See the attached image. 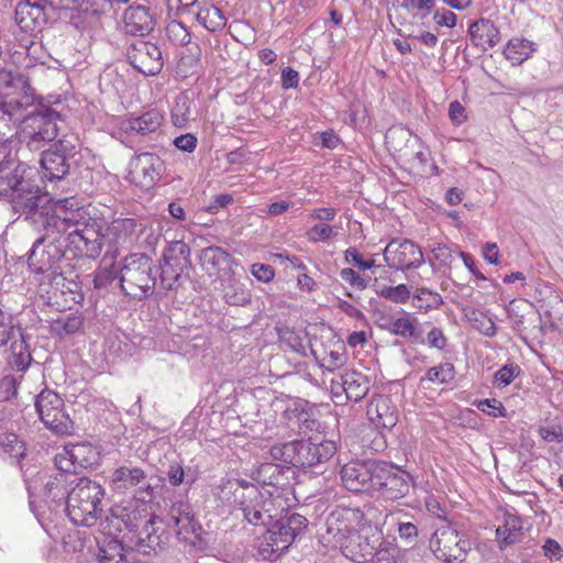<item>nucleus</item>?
Instances as JSON below:
<instances>
[{
  "instance_id": "obj_45",
  "label": "nucleus",
  "mask_w": 563,
  "mask_h": 563,
  "mask_svg": "<svg viewBox=\"0 0 563 563\" xmlns=\"http://www.w3.org/2000/svg\"><path fill=\"white\" fill-rule=\"evenodd\" d=\"M163 260L175 263V267L180 265L188 269L191 267L190 247L184 241H173L165 250Z\"/></svg>"
},
{
  "instance_id": "obj_47",
  "label": "nucleus",
  "mask_w": 563,
  "mask_h": 563,
  "mask_svg": "<svg viewBox=\"0 0 563 563\" xmlns=\"http://www.w3.org/2000/svg\"><path fill=\"white\" fill-rule=\"evenodd\" d=\"M279 341L282 345L300 356L307 355V345L305 344V336L300 332L290 328H283L278 331Z\"/></svg>"
},
{
  "instance_id": "obj_11",
  "label": "nucleus",
  "mask_w": 563,
  "mask_h": 563,
  "mask_svg": "<svg viewBox=\"0 0 563 563\" xmlns=\"http://www.w3.org/2000/svg\"><path fill=\"white\" fill-rule=\"evenodd\" d=\"M364 512L360 508L336 506L327 517V529L321 536L322 543L329 548L342 544L345 537L364 526Z\"/></svg>"
},
{
  "instance_id": "obj_27",
  "label": "nucleus",
  "mask_w": 563,
  "mask_h": 563,
  "mask_svg": "<svg viewBox=\"0 0 563 563\" xmlns=\"http://www.w3.org/2000/svg\"><path fill=\"white\" fill-rule=\"evenodd\" d=\"M26 95H36L31 86L29 77L20 71H13L5 68L0 69V104L4 102L20 100ZM7 114L0 111V120L5 119Z\"/></svg>"
},
{
  "instance_id": "obj_60",
  "label": "nucleus",
  "mask_w": 563,
  "mask_h": 563,
  "mask_svg": "<svg viewBox=\"0 0 563 563\" xmlns=\"http://www.w3.org/2000/svg\"><path fill=\"white\" fill-rule=\"evenodd\" d=\"M542 552L550 561H561L563 559V548L552 538L545 539L542 545Z\"/></svg>"
},
{
  "instance_id": "obj_2",
  "label": "nucleus",
  "mask_w": 563,
  "mask_h": 563,
  "mask_svg": "<svg viewBox=\"0 0 563 563\" xmlns=\"http://www.w3.org/2000/svg\"><path fill=\"white\" fill-rule=\"evenodd\" d=\"M64 211H53L48 216H40L41 235L34 241L30 252L29 268L35 274H48L49 279L64 277L70 273L73 266L67 257L66 243L64 241L67 223L76 222L71 218H65Z\"/></svg>"
},
{
  "instance_id": "obj_40",
  "label": "nucleus",
  "mask_w": 563,
  "mask_h": 563,
  "mask_svg": "<svg viewBox=\"0 0 563 563\" xmlns=\"http://www.w3.org/2000/svg\"><path fill=\"white\" fill-rule=\"evenodd\" d=\"M223 299L231 306L244 307L251 303V294L243 283L230 277L222 283Z\"/></svg>"
},
{
  "instance_id": "obj_46",
  "label": "nucleus",
  "mask_w": 563,
  "mask_h": 563,
  "mask_svg": "<svg viewBox=\"0 0 563 563\" xmlns=\"http://www.w3.org/2000/svg\"><path fill=\"white\" fill-rule=\"evenodd\" d=\"M0 449L3 453L8 454L9 457L13 459L15 463H20L25 455V444L19 440L15 433H0Z\"/></svg>"
},
{
  "instance_id": "obj_4",
  "label": "nucleus",
  "mask_w": 563,
  "mask_h": 563,
  "mask_svg": "<svg viewBox=\"0 0 563 563\" xmlns=\"http://www.w3.org/2000/svg\"><path fill=\"white\" fill-rule=\"evenodd\" d=\"M220 497L242 511L243 518L253 526L265 527L279 515L283 499L243 479H228L220 486Z\"/></svg>"
},
{
  "instance_id": "obj_24",
  "label": "nucleus",
  "mask_w": 563,
  "mask_h": 563,
  "mask_svg": "<svg viewBox=\"0 0 563 563\" xmlns=\"http://www.w3.org/2000/svg\"><path fill=\"white\" fill-rule=\"evenodd\" d=\"M388 266L396 269H410L421 266L424 262L421 249L410 240L391 241L384 252Z\"/></svg>"
},
{
  "instance_id": "obj_55",
  "label": "nucleus",
  "mask_w": 563,
  "mask_h": 563,
  "mask_svg": "<svg viewBox=\"0 0 563 563\" xmlns=\"http://www.w3.org/2000/svg\"><path fill=\"white\" fill-rule=\"evenodd\" d=\"M476 407L478 410L483 411L484 413H487L495 418L507 417L506 408L499 400H497L495 398H487V399L479 400L476 404Z\"/></svg>"
},
{
  "instance_id": "obj_15",
  "label": "nucleus",
  "mask_w": 563,
  "mask_h": 563,
  "mask_svg": "<svg viewBox=\"0 0 563 563\" xmlns=\"http://www.w3.org/2000/svg\"><path fill=\"white\" fill-rule=\"evenodd\" d=\"M125 55L131 66L144 76H156L164 67L159 46L150 41H132L125 48Z\"/></svg>"
},
{
  "instance_id": "obj_26",
  "label": "nucleus",
  "mask_w": 563,
  "mask_h": 563,
  "mask_svg": "<svg viewBox=\"0 0 563 563\" xmlns=\"http://www.w3.org/2000/svg\"><path fill=\"white\" fill-rule=\"evenodd\" d=\"M14 19L24 32L40 31L53 16L42 0H21L16 4Z\"/></svg>"
},
{
  "instance_id": "obj_18",
  "label": "nucleus",
  "mask_w": 563,
  "mask_h": 563,
  "mask_svg": "<svg viewBox=\"0 0 563 563\" xmlns=\"http://www.w3.org/2000/svg\"><path fill=\"white\" fill-rule=\"evenodd\" d=\"M379 461L351 462L340 472L343 486L352 493H373Z\"/></svg>"
},
{
  "instance_id": "obj_30",
  "label": "nucleus",
  "mask_w": 563,
  "mask_h": 563,
  "mask_svg": "<svg viewBox=\"0 0 563 563\" xmlns=\"http://www.w3.org/2000/svg\"><path fill=\"white\" fill-rule=\"evenodd\" d=\"M76 481L77 477L63 471H58L55 475L49 476L44 484L45 503L54 509L60 507L64 509L70 490L68 486Z\"/></svg>"
},
{
  "instance_id": "obj_1",
  "label": "nucleus",
  "mask_w": 563,
  "mask_h": 563,
  "mask_svg": "<svg viewBox=\"0 0 563 563\" xmlns=\"http://www.w3.org/2000/svg\"><path fill=\"white\" fill-rule=\"evenodd\" d=\"M0 111L7 114L1 121L16 125L19 142L30 151H43L56 142L63 118L57 110L46 104L42 97L26 95L20 100L0 104Z\"/></svg>"
},
{
  "instance_id": "obj_28",
  "label": "nucleus",
  "mask_w": 563,
  "mask_h": 563,
  "mask_svg": "<svg viewBox=\"0 0 563 563\" xmlns=\"http://www.w3.org/2000/svg\"><path fill=\"white\" fill-rule=\"evenodd\" d=\"M366 415L378 430L390 431L398 422V409L388 395H375L369 400Z\"/></svg>"
},
{
  "instance_id": "obj_59",
  "label": "nucleus",
  "mask_w": 563,
  "mask_h": 563,
  "mask_svg": "<svg viewBox=\"0 0 563 563\" xmlns=\"http://www.w3.org/2000/svg\"><path fill=\"white\" fill-rule=\"evenodd\" d=\"M16 378L5 375L0 378V401H8L16 395Z\"/></svg>"
},
{
  "instance_id": "obj_6",
  "label": "nucleus",
  "mask_w": 563,
  "mask_h": 563,
  "mask_svg": "<svg viewBox=\"0 0 563 563\" xmlns=\"http://www.w3.org/2000/svg\"><path fill=\"white\" fill-rule=\"evenodd\" d=\"M104 495L106 490L99 482L88 477L77 478L68 493L64 511L74 525L92 527L101 518Z\"/></svg>"
},
{
  "instance_id": "obj_12",
  "label": "nucleus",
  "mask_w": 563,
  "mask_h": 563,
  "mask_svg": "<svg viewBox=\"0 0 563 563\" xmlns=\"http://www.w3.org/2000/svg\"><path fill=\"white\" fill-rule=\"evenodd\" d=\"M147 473L139 466L123 465L115 468L110 476L112 490L121 494L133 492V499L151 503L155 497L156 486Z\"/></svg>"
},
{
  "instance_id": "obj_29",
  "label": "nucleus",
  "mask_w": 563,
  "mask_h": 563,
  "mask_svg": "<svg viewBox=\"0 0 563 563\" xmlns=\"http://www.w3.org/2000/svg\"><path fill=\"white\" fill-rule=\"evenodd\" d=\"M369 378L356 371H346L338 378L331 380V390L334 396L344 393L349 400L358 402L369 391Z\"/></svg>"
},
{
  "instance_id": "obj_34",
  "label": "nucleus",
  "mask_w": 563,
  "mask_h": 563,
  "mask_svg": "<svg viewBox=\"0 0 563 563\" xmlns=\"http://www.w3.org/2000/svg\"><path fill=\"white\" fill-rule=\"evenodd\" d=\"M199 262L202 269L209 276H212L219 274L225 267H230L234 260L224 249L212 245L201 250Z\"/></svg>"
},
{
  "instance_id": "obj_64",
  "label": "nucleus",
  "mask_w": 563,
  "mask_h": 563,
  "mask_svg": "<svg viewBox=\"0 0 563 563\" xmlns=\"http://www.w3.org/2000/svg\"><path fill=\"white\" fill-rule=\"evenodd\" d=\"M173 144L179 151L192 153L197 147L198 140L192 133H186L175 137Z\"/></svg>"
},
{
  "instance_id": "obj_14",
  "label": "nucleus",
  "mask_w": 563,
  "mask_h": 563,
  "mask_svg": "<svg viewBox=\"0 0 563 563\" xmlns=\"http://www.w3.org/2000/svg\"><path fill=\"white\" fill-rule=\"evenodd\" d=\"M413 485V477L408 472L386 462H379L376 474L375 490L389 500L407 496Z\"/></svg>"
},
{
  "instance_id": "obj_3",
  "label": "nucleus",
  "mask_w": 563,
  "mask_h": 563,
  "mask_svg": "<svg viewBox=\"0 0 563 563\" xmlns=\"http://www.w3.org/2000/svg\"><path fill=\"white\" fill-rule=\"evenodd\" d=\"M147 504L132 499L125 505H115L111 508L110 517L107 518L109 525L117 531L121 532L124 529L131 534L129 538L131 550L144 554L155 552L162 544L156 527L162 521L151 511Z\"/></svg>"
},
{
  "instance_id": "obj_53",
  "label": "nucleus",
  "mask_w": 563,
  "mask_h": 563,
  "mask_svg": "<svg viewBox=\"0 0 563 563\" xmlns=\"http://www.w3.org/2000/svg\"><path fill=\"white\" fill-rule=\"evenodd\" d=\"M307 239L309 242L318 243L328 241L336 235V231L334 228L327 223H318L311 227L307 233Z\"/></svg>"
},
{
  "instance_id": "obj_36",
  "label": "nucleus",
  "mask_w": 563,
  "mask_h": 563,
  "mask_svg": "<svg viewBox=\"0 0 563 563\" xmlns=\"http://www.w3.org/2000/svg\"><path fill=\"white\" fill-rule=\"evenodd\" d=\"M194 14L197 22L209 32L221 31L227 24V18L222 10L206 0L197 3V10L194 11Z\"/></svg>"
},
{
  "instance_id": "obj_16",
  "label": "nucleus",
  "mask_w": 563,
  "mask_h": 563,
  "mask_svg": "<svg viewBox=\"0 0 563 563\" xmlns=\"http://www.w3.org/2000/svg\"><path fill=\"white\" fill-rule=\"evenodd\" d=\"M430 549L438 560L452 563L463 561L471 544L467 540L460 539L455 529L441 527L432 534Z\"/></svg>"
},
{
  "instance_id": "obj_63",
  "label": "nucleus",
  "mask_w": 563,
  "mask_h": 563,
  "mask_svg": "<svg viewBox=\"0 0 563 563\" xmlns=\"http://www.w3.org/2000/svg\"><path fill=\"white\" fill-rule=\"evenodd\" d=\"M398 533L402 541L409 545H412L416 543L418 538V528L412 522H399Z\"/></svg>"
},
{
  "instance_id": "obj_41",
  "label": "nucleus",
  "mask_w": 563,
  "mask_h": 563,
  "mask_svg": "<svg viewBox=\"0 0 563 563\" xmlns=\"http://www.w3.org/2000/svg\"><path fill=\"white\" fill-rule=\"evenodd\" d=\"M534 49L533 43L529 40L514 37L505 46L504 55L512 65H520Z\"/></svg>"
},
{
  "instance_id": "obj_32",
  "label": "nucleus",
  "mask_w": 563,
  "mask_h": 563,
  "mask_svg": "<svg viewBox=\"0 0 563 563\" xmlns=\"http://www.w3.org/2000/svg\"><path fill=\"white\" fill-rule=\"evenodd\" d=\"M285 416L289 421L290 428L298 433L307 434L318 427V421L313 418V412L307 401H295L291 406L287 407Z\"/></svg>"
},
{
  "instance_id": "obj_5",
  "label": "nucleus",
  "mask_w": 563,
  "mask_h": 563,
  "mask_svg": "<svg viewBox=\"0 0 563 563\" xmlns=\"http://www.w3.org/2000/svg\"><path fill=\"white\" fill-rule=\"evenodd\" d=\"M53 211H64L65 218H71L76 222L67 223L64 235L67 253L73 257L96 260L99 257L106 243L103 232L97 221L86 220V212L78 207L74 198L58 199Z\"/></svg>"
},
{
  "instance_id": "obj_62",
  "label": "nucleus",
  "mask_w": 563,
  "mask_h": 563,
  "mask_svg": "<svg viewBox=\"0 0 563 563\" xmlns=\"http://www.w3.org/2000/svg\"><path fill=\"white\" fill-rule=\"evenodd\" d=\"M340 277L343 282L350 284L357 290H364L367 287V282L361 277L353 268L341 269Z\"/></svg>"
},
{
  "instance_id": "obj_54",
  "label": "nucleus",
  "mask_w": 563,
  "mask_h": 563,
  "mask_svg": "<svg viewBox=\"0 0 563 563\" xmlns=\"http://www.w3.org/2000/svg\"><path fill=\"white\" fill-rule=\"evenodd\" d=\"M123 547L121 542L114 541L113 545L110 543L109 549H101L100 555L101 563H129L128 555L122 553Z\"/></svg>"
},
{
  "instance_id": "obj_37",
  "label": "nucleus",
  "mask_w": 563,
  "mask_h": 563,
  "mask_svg": "<svg viewBox=\"0 0 563 563\" xmlns=\"http://www.w3.org/2000/svg\"><path fill=\"white\" fill-rule=\"evenodd\" d=\"M25 165L19 161L15 164L0 168V197H8L22 181L25 180Z\"/></svg>"
},
{
  "instance_id": "obj_21",
  "label": "nucleus",
  "mask_w": 563,
  "mask_h": 563,
  "mask_svg": "<svg viewBox=\"0 0 563 563\" xmlns=\"http://www.w3.org/2000/svg\"><path fill=\"white\" fill-rule=\"evenodd\" d=\"M96 451L90 444H67L55 455L54 464L57 471L69 473L76 477L81 470L96 463Z\"/></svg>"
},
{
  "instance_id": "obj_13",
  "label": "nucleus",
  "mask_w": 563,
  "mask_h": 563,
  "mask_svg": "<svg viewBox=\"0 0 563 563\" xmlns=\"http://www.w3.org/2000/svg\"><path fill=\"white\" fill-rule=\"evenodd\" d=\"M283 506L279 508V515L272 519L267 527L268 540L274 551H284L295 541V539L306 530L308 519L297 512L286 511L284 515Z\"/></svg>"
},
{
  "instance_id": "obj_31",
  "label": "nucleus",
  "mask_w": 563,
  "mask_h": 563,
  "mask_svg": "<svg viewBox=\"0 0 563 563\" xmlns=\"http://www.w3.org/2000/svg\"><path fill=\"white\" fill-rule=\"evenodd\" d=\"M468 35L472 45L482 52L496 46L500 41V31L496 24L486 18L472 22L468 26Z\"/></svg>"
},
{
  "instance_id": "obj_8",
  "label": "nucleus",
  "mask_w": 563,
  "mask_h": 563,
  "mask_svg": "<svg viewBox=\"0 0 563 563\" xmlns=\"http://www.w3.org/2000/svg\"><path fill=\"white\" fill-rule=\"evenodd\" d=\"M272 452L296 467H311L328 462L335 454L336 444L331 440H296L274 446Z\"/></svg>"
},
{
  "instance_id": "obj_10",
  "label": "nucleus",
  "mask_w": 563,
  "mask_h": 563,
  "mask_svg": "<svg viewBox=\"0 0 563 563\" xmlns=\"http://www.w3.org/2000/svg\"><path fill=\"white\" fill-rule=\"evenodd\" d=\"M35 409L41 421L53 433L70 434L74 422L66 411L63 398L54 390L44 388L35 398Z\"/></svg>"
},
{
  "instance_id": "obj_23",
  "label": "nucleus",
  "mask_w": 563,
  "mask_h": 563,
  "mask_svg": "<svg viewBox=\"0 0 563 563\" xmlns=\"http://www.w3.org/2000/svg\"><path fill=\"white\" fill-rule=\"evenodd\" d=\"M382 533L375 532L372 537L363 536L358 530L345 537L342 544L333 545L332 549H340L342 554L355 563H363L371 560L382 544Z\"/></svg>"
},
{
  "instance_id": "obj_20",
  "label": "nucleus",
  "mask_w": 563,
  "mask_h": 563,
  "mask_svg": "<svg viewBox=\"0 0 563 563\" xmlns=\"http://www.w3.org/2000/svg\"><path fill=\"white\" fill-rule=\"evenodd\" d=\"M73 148L67 141L57 140L48 148L40 151L43 176L49 181L64 179L69 173L68 158L71 156Z\"/></svg>"
},
{
  "instance_id": "obj_39",
  "label": "nucleus",
  "mask_w": 563,
  "mask_h": 563,
  "mask_svg": "<svg viewBox=\"0 0 563 563\" xmlns=\"http://www.w3.org/2000/svg\"><path fill=\"white\" fill-rule=\"evenodd\" d=\"M9 364L16 371L24 372L32 362V355L29 345L25 342L23 332L11 341Z\"/></svg>"
},
{
  "instance_id": "obj_35",
  "label": "nucleus",
  "mask_w": 563,
  "mask_h": 563,
  "mask_svg": "<svg viewBox=\"0 0 563 563\" xmlns=\"http://www.w3.org/2000/svg\"><path fill=\"white\" fill-rule=\"evenodd\" d=\"M523 538V526L520 517L506 514L504 523L496 529V539L500 550L518 543Z\"/></svg>"
},
{
  "instance_id": "obj_42",
  "label": "nucleus",
  "mask_w": 563,
  "mask_h": 563,
  "mask_svg": "<svg viewBox=\"0 0 563 563\" xmlns=\"http://www.w3.org/2000/svg\"><path fill=\"white\" fill-rule=\"evenodd\" d=\"M454 365L450 362H443L427 369L424 376L420 378V385L431 383L435 385H448L455 378Z\"/></svg>"
},
{
  "instance_id": "obj_7",
  "label": "nucleus",
  "mask_w": 563,
  "mask_h": 563,
  "mask_svg": "<svg viewBox=\"0 0 563 563\" xmlns=\"http://www.w3.org/2000/svg\"><path fill=\"white\" fill-rule=\"evenodd\" d=\"M154 269V262L146 254L135 253L126 256L120 269L122 291L137 300L150 297L156 285Z\"/></svg>"
},
{
  "instance_id": "obj_25",
  "label": "nucleus",
  "mask_w": 563,
  "mask_h": 563,
  "mask_svg": "<svg viewBox=\"0 0 563 563\" xmlns=\"http://www.w3.org/2000/svg\"><path fill=\"white\" fill-rule=\"evenodd\" d=\"M168 525L175 528L180 542L195 547L200 541L201 526L186 504H175L168 515Z\"/></svg>"
},
{
  "instance_id": "obj_38",
  "label": "nucleus",
  "mask_w": 563,
  "mask_h": 563,
  "mask_svg": "<svg viewBox=\"0 0 563 563\" xmlns=\"http://www.w3.org/2000/svg\"><path fill=\"white\" fill-rule=\"evenodd\" d=\"M388 331L395 335L411 340L413 343L424 344L422 331L416 317L406 316L395 319L389 324Z\"/></svg>"
},
{
  "instance_id": "obj_9",
  "label": "nucleus",
  "mask_w": 563,
  "mask_h": 563,
  "mask_svg": "<svg viewBox=\"0 0 563 563\" xmlns=\"http://www.w3.org/2000/svg\"><path fill=\"white\" fill-rule=\"evenodd\" d=\"M7 198L15 213L30 218L37 228H40V216L53 213L57 205V200L51 201L48 195L27 177Z\"/></svg>"
},
{
  "instance_id": "obj_49",
  "label": "nucleus",
  "mask_w": 563,
  "mask_h": 563,
  "mask_svg": "<svg viewBox=\"0 0 563 563\" xmlns=\"http://www.w3.org/2000/svg\"><path fill=\"white\" fill-rule=\"evenodd\" d=\"M432 257L437 262V267L444 275H449L454 260V252L446 244L439 243L431 250Z\"/></svg>"
},
{
  "instance_id": "obj_61",
  "label": "nucleus",
  "mask_w": 563,
  "mask_h": 563,
  "mask_svg": "<svg viewBox=\"0 0 563 563\" xmlns=\"http://www.w3.org/2000/svg\"><path fill=\"white\" fill-rule=\"evenodd\" d=\"M251 274L260 282L269 283L275 277V269L269 264L255 263L251 266Z\"/></svg>"
},
{
  "instance_id": "obj_51",
  "label": "nucleus",
  "mask_w": 563,
  "mask_h": 563,
  "mask_svg": "<svg viewBox=\"0 0 563 563\" xmlns=\"http://www.w3.org/2000/svg\"><path fill=\"white\" fill-rule=\"evenodd\" d=\"M521 368L519 365L510 363L504 365L494 375V385L497 388H503L512 383V380L520 374Z\"/></svg>"
},
{
  "instance_id": "obj_17",
  "label": "nucleus",
  "mask_w": 563,
  "mask_h": 563,
  "mask_svg": "<svg viewBox=\"0 0 563 563\" xmlns=\"http://www.w3.org/2000/svg\"><path fill=\"white\" fill-rule=\"evenodd\" d=\"M165 170L163 159L155 153H141L131 161L128 179L144 190L152 189Z\"/></svg>"
},
{
  "instance_id": "obj_50",
  "label": "nucleus",
  "mask_w": 563,
  "mask_h": 563,
  "mask_svg": "<svg viewBox=\"0 0 563 563\" xmlns=\"http://www.w3.org/2000/svg\"><path fill=\"white\" fill-rule=\"evenodd\" d=\"M379 297L396 303H405L410 298V290L405 284L397 286H384L377 291Z\"/></svg>"
},
{
  "instance_id": "obj_56",
  "label": "nucleus",
  "mask_w": 563,
  "mask_h": 563,
  "mask_svg": "<svg viewBox=\"0 0 563 563\" xmlns=\"http://www.w3.org/2000/svg\"><path fill=\"white\" fill-rule=\"evenodd\" d=\"M424 343L432 349L443 351L448 346V338L441 328L432 327L427 333Z\"/></svg>"
},
{
  "instance_id": "obj_57",
  "label": "nucleus",
  "mask_w": 563,
  "mask_h": 563,
  "mask_svg": "<svg viewBox=\"0 0 563 563\" xmlns=\"http://www.w3.org/2000/svg\"><path fill=\"white\" fill-rule=\"evenodd\" d=\"M258 474L264 484L276 485L282 476V468L277 464L265 463L260 466Z\"/></svg>"
},
{
  "instance_id": "obj_58",
  "label": "nucleus",
  "mask_w": 563,
  "mask_h": 563,
  "mask_svg": "<svg viewBox=\"0 0 563 563\" xmlns=\"http://www.w3.org/2000/svg\"><path fill=\"white\" fill-rule=\"evenodd\" d=\"M84 0H42L44 7L54 18L59 10H71L78 7Z\"/></svg>"
},
{
  "instance_id": "obj_22",
  "label": "nucleus",
  "mask_w": 563,
  "mask_h": 563,
  "mask_svg": "<svg viewBox=\"0 0 563 563\" xmlns=\"http://www.w3.org/2000/svg\"><path fill=\"white\" fill-rule=\"evenodd\" d=\"M123 24L125 34L147 36L157 24L156 10L150 3L132 1L123 14Z\"/></svg>"
},
{
  "instance_id": "obj_52",
  "label": "nucleus",
  "mask_w": 563,
  "mask_h": 563,
  "mask_svg": "<svg viewBox=\"0 0 563 563\" xmlns=\"http://www.w3.org/2000/svg\"><path fill=\"white\" fill-rule=\"evenodd\" d=\"M166 476L172 486H179L181 484L191 486L195 482V478L186 474L183 465L178 462L168 465Z\"/></svg>"
},
{
  "instance_id": "obj_48",
  "label": "nucleus",
  "mask_w": 563,
  "mask_h": 563,
  "mask_svg": "<svg viewBox=\"0 0 563 563\" xmlns=\"http://www.w3.org/2000/svg\"><path fill=\"white\" fill-rule=\"evenodd\" d=\"M82 327V319L77 314H69L65 318L55 320L52 324V331L63 338L66 335L74 334Z\"/></svg>"
},
{
  "instance_id": "obj_19",
  "label": "nucleus",
  "mask_w": 563,
  "mask_h": 563,
  "mask_svg": "<svg viewBox=\"0 0 563 563\" xmlns=\"http://www.w3.org/2000/svg\"><path fill=\"white\" fill-rule=\"evenodd\" d=\"M145 224L133 218H118L112 220L103 232L108 252L115 253L119 249H129L139 241L144 232Z\"/></svg>"
},
{
  "instance_id": "obj_44",
  "label": "nucleus",
  "mask_w": 563,
  "mask_h": 563,
  "mask_svg": "<svg viewBox=\"0 0 563 563\" xmlns=\"http://www.w3.org/2000/svg\"><path fill=\"white\" fill-rule=\"evenodd\" d=\"M174 265L175 263L166 260H163L159 265V284L165 290L176 289L181 284L184 273L187 271V268L180 265L177 267Z\"/></svg>"
},
{
  "instance_id": "obj_33",
  "label": "nucleus",
  "mask_w": 563,
  "mask_h": 563,
  "mask_svg": "<svg viewBox=\"0 0 563 563\" xmlns=\"http://www.w3.org/2000/svg\"><path fill=\"white\" fill-rule=\"evenodd\" d=\"M163 120L164 117L158 110L151 109L139 117H129L124 119L121 122V129L126 133L147 135L157 131L162 125Z\"/></svg>"
},
{
  "instance_id": "obj_43",
  "label": "nucleus",
  "mask_w": 563,
  "mask_h": 563,
  "mask_svg": "<svg viewBox=\"0 0 563 563\" xmlns=\"http://www.w3.org/2000/svg\"><path fill=\"white\" fill-rule=\"evenodd\" d=\"M412 300L413 306L424 312L439 309L444 303L442 296L438 291L427 287H417L412 294Z\"/></svg>"
}]
</instances>
